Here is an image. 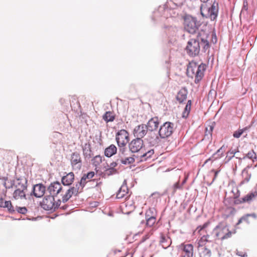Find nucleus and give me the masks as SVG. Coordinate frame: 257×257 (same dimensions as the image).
Returning <instances> with one entry per match:
<instances>
[{
    "label": "nucleus",
    "mask_w": 257,
    "mask_h": 257,
    "mask_svg": "<svg viewBox=\"0 0 257 257\" xmlns=\"http://www.w3.org/2000/svg\"><path fill=\"white\" fill-rule=\"evenodd\" d=\"M208 37V34L203 32V33H198L196 38L191 39L185 48L187 54L191 57H195L199 54L201 47L202 51L205 52L210 46Z\"/></svg>",
    "instance_id": "1"
},
{
    "label": "nucleus",
    "mask_w": 257,
    "mask_h": 257,
    "mask_svg": "<svg viewBox=\"0 0 257 257\" xmlns=\"http://www.w3.org/2000/svg\"><path fill=\"white\" fill-rule=\"evenodd\" d=\"M206 65L203 63L198 65L195 62L190 63L187 69V75L193 78L195 77L194 82L198 84L204 76Z\"/></svg>",
    "instance_id": "2"
},
{
    "label": "nucleus",
    "mask_w": 257,
    "mask_h": 257,
    "mask_svg": "<svg viewBox=\"0 0 257 257\" xmlns=\"http://www.w3.org/2000/svg\"><path fill=\"white\" fill-rule=\"evenodd\" d=\"M203 4L200 6V13L202 17L210 19L211 21L216 19L218 14V4L215 1L208 7L206 4L209 0H200Z\"/></svg>",
    "instance_id": "3"
},
{
    "label": "nucleus",
    "mask_w": 257,
    "mask_h": 257,
    "mask_svg": "<svg viewBox=\"0 0 257 257\" xmlns=\"http://www.w3.org/2000/svg\"><path fill=\"white\" fill-rule=\"evenodd\" d=\"M212 235L215 239L221 240L230 238L232 232L229 230L226 224L224 222H219L213 229Z\"/></svg>",
    "instance_id": "4"
},
{
    "label": "nucleus",
    "mask_w": 257,
    "mask_h": 257,
    "mask_svg": "<svg viewBox=\"0 0 257 257\" xmlns=\"http://www.w3.org/2000/svg\"><path fill=\"white\" fill-rule=\"evenodd\" d=\"M184 29L187 32L192 34L198 32L201 23L196 17L187 15L184 17Z\"/></svg>",
    "instance_id": "5"
},
{
    "label": "nucleus",
    "mask_w": 257,
    "mask_h": 257,
    "mask_svg": "<svg viewBox=\"0 0 257 257\" xmlns=\"http://www.w3.org/2000/svg\"><path fill=\"white\" fill-rule=\"evenodd\" d=\"M175 130V124L170 121H166L160 125L158 135L161 139H166L170 137Z\"/></svg>",
    "instance_id": "6"
},
{
    "label": "nucleus",
    "mask_w": 257,
    "mask_h": 257,
    "mask_svg": "<svg viewBox=\"0 0 257 257\" xmlns=\"http://www.w3.org/2000/svg\"><path fill=\"white\" fill-rule=\"evenodd\" d=\"M130 151L133 153H142L145 150L144 141L140 138L133 139L128 144Z\"/></svg>",
    "instance_id": "7"
},
{
    "label": "nucleus",
    "mask_w": 257,
    "mask_h": 257,
    "mask_svg": "<svg viewBox=\"0 0 257 257\" xmlns=\"http://www.w3.org/2000/svg\"><path fill=\"white\" fill-rule=\"evenodd\" d=\"M257 198V191H250L245 196L240 198L239 199L233 201V205H239L243 203L251 204V202L255 201Z\"/></svg>",
    "instance_id": "8"
},
{
    "label": "nucleus",
    "mask_w": 257,
    "mask_h": 257,
    "mask_svg": "<svg viewBox=\"0 0 257 257\" xmlns=\"http://www.w3.org/2000/svg\"><path fill=\"white\" fill-rule=\"evenodd\" d=\"M70 163L73 170H80L82 166V160L79 152L72 153L70 157Z\"/></svg>",
    "instance_id": "9"
},
{
    "label": "nucleus",
    "mask_w": 257,
    "mask_h": 257,
    "mask_svg": "<svg viewBox=\"0 0 257 257\" xmlns=\"http://www.w3.org/2000/svg\"><path fill=\"white\" fill-rule=\"evenodd\" d=\"M209 237V235L203 236L201 239L198 242V247L200 248V253L203 255V257H211V251L210 248L211 247V244H207L204 245L203 240H205L206 241H209L207 238Z\"/></svg>",
    "instance_id": "10"
},
{
    "label": "nucleus",
    "mask_w": 257,
    "mask_h": 257,
    "mask_svg": "<svg viewBox=\"0 0 257 257\" xmlns=\"http://www.w3.org/2000/svg\"><path fill=\"white\" fill-rule=\"evenodd\" d=\"M54 201V196L51 195H46L41 202V206L46 210L54 211H55Z\"/></svg>",
    "instance_id": "11"
},
{
    "label": "nucleus",
    "mask_w": 257,
    "mask_h": 257,
    "mask_svg": "<svg viewBox=\"0 0 257 257\" xmlns=\"http://www.w3.org/2000/svg\"><path fill=\"white\" fill-rule=\"evenodd\" d=\"M116 141L117 144L126 145L129 141V134L125 130H121L116 135Z\"/></svg>",
    "instance_id": "12"
},
{
    "label": "nucleus",
    "mask_w": 257,
    "mask_h": 257,
    "mask_svg": "<svg viewBox=\"0 0 257 257\" xmlns=\"http://www.w3.org/2000/svg\"><path fill=\"white\" fill-rule=\"evenodd\" d=\"M62 190V186L59 182L51 183L47 188L50 195L53 196H57Z\"/></svg>",
    "instance_id": "13"
},
{
    "label": "nucleus",
    "mask_w": 257,
    "mask_h": 257,
    "mask_svg": "<svg viewBox=\"0 0 257 257\" xmlns=\"http://www.w3.org/2000/svg\"><path fill=\"white\" fill-rule=\"evenodd\" d=\"M46 187L43 184L39 183L34 185L31 195H33L37 198H40L44 195Z\"/></svg>",
    "instance_id": "14"
},
{
    "label": "nucleus",
    "mask_w": 257,
    "mask_h": 257,
    "mask_svg": "<svg viewBox=\"0 0 257 257\" xmlns=\"http://www.w3.org/2000/svg\"><path fill=\"white\" fill-rule=\"evenodd\" d=\"M161 139L158 134L149 132L147 141L151 146H157L161 142Z\"/></svg>",
    "instance_id": "15"
},
{
    "label": "nucleus",
    "mask_w": 257,
    "mask_h": 257,
    "mask_svg": "<svg viewBox=\"0 0 257 257\" xmlns=\"http://www.w3.org/2000/svg\"><path fill=\"white\" fill-rule=\"evenodd\" d=\"M149 132L146 124H141L135 127L134 130V134L137 138H140L142 139Z\"/></svg>",
    "instance_id": "16"
},
{
    "label": "nucleus",
    "mask_w": 257,
    "mask_h": 257,
    "mask_svg": "<svg viewBox=\"0 0 257 257\" xmlns=\"http://www.w3.org/2000/svg\"><path fill=\"white\" fill-rule=\"evenodd\" d=\"M160 124V121L158 117H154L149 119L146 124L149 132L157 131Z\"/></svg>",
    "instance_id": "17"
},
{
    "label": "nucleus",
    "mask_w": 257,
    "mask_h": 257,
    "mask_svg": "<svg viewBox=\"0 0 257 257\" xmlns=\"http://www.w3.org/2000/svg\"><path fill=\"white\" fill-rule=\"evenodd\" d=\"M184 0H168L166 2L165 8H159V10L165 9V10L167 9H175L178 7H180L183 5Z\"/></svg>",
    "instance_id": "18"
},
{
    "label": "nucleus",
    "mask_w": 257,
    "mask_h": 257,
    "mask_svg": "<svg viewBox=\"0 0 257 257\" xmlns=\"http://www.w3.org/2000/svg\"><path fill=\"white\" fill-rule=\"evenodd\" d=\"M179 249L185 253L187 257H193V245L192 244L181 243L178 246Z\"/></svg>",
    "instance_id": "19"
},
{
    "label": "nucleus",
    "mask_w": 257,
    "mask_h": 257,
    "mask_svg": "<svg viewBox=\"0 0 257 257\" xmlns=\"http://www.w3.org/2000/svg\"><path fill=\"white\" fill-rule=\"evenodd\" d=\"M83 155L85 160H89L93 156L91 145L89 143L82 146Z\"/></svg>",
    "instance_id": "20"
},
{
    "label": "nucleus",
    "mask_w": 257,
    "mask_h": 257,
    "mask_svg": "<svg viewBox=\"0 0 257 257\" xmlns=\"http://www.w3.org/2000/svg\"><path fill=\"white\" fill-rule=\"evenodd\" d=\"M128 189L126 185V181L124 180L123 184L116 193V198L121 199L124 198L128 193Z\"/></svg>",
    "instance_id": "21"
},
{
    "label": "nucleus",
    "mask_w": 257,
    "mask_h": 257,
    "mask_svg": "<svg viewBox=\"0 0 257 257\" xmlns=\"http://www.w3.org/2000/svg\"><path fill=\"white\" fill-rule=\"evenodd\" d=\"M188 90L186 87H182L177 93L176 98L179 103H182L187 98Z\"/></svg>",
    "instance_id": "22"
},
{
    "label": "nucleus",
    "mask_w": 257,
    "mask_h": 257,
    "mask_svg": "<svg viewBox=\"0 0 257 257\" xmlns=\"http://www.w3.org/2000/svg\"><path fill=\"white\" fill-rule=\"evenodd\" d=\"M74 180V174L73 172L68 173L66 176L62 178L61 181L63 185L70 186L72 184Z\"/></svg>",
    "instance_id": "23"
},
{
    "label": "nucleus",
    "mask_w": 257,
    "mask_h": 257,
    "mask_svg": "<svg viewBox=\"0 0 257 257\" xmlns=\"http://www.w3.org/2000/svg\"><path fill=\"white\" fill-rule=\"evenodd\" d=\"M84 178H81L80 180L75 183L73 186L71 187L74 189L77 195L83 191V188L85 187L84 185Z\"/></svg>",
    "instance_id": "24"
},
{
    "label": "nucleus",
    "mask_w": 257,
    "mask_h": 257,
    "mask_svg": "<svg viewBox=\"0 0 257 257\" xmlns=\"http://www.w3.org/2000/svg\"><path fill=\"white\" fill-rule=\"evenodd\" d=\"M224 152L225 147L224 146H222L215 153H214L210 158H209L206 161L205 163H206L209 161H213L217 159H220L222 157Z\"/></svg>",
    "instance_id": "25"
},
{
    "label": "nucleus",
    "mask_w": 257,
    "mask_h": 257,
    "mask_svg": "<svg viewBox=\"0 0 257 257\" xmlns=\"http://www.w3.org/2000/svg\"><path fill=\"white\" fill-rule=\"evenodd\" d=\"M17 184L15 187L17 188H21L24 189H27V179L25 177L16 178Z\"/></svg>",
    "instance_id": "26"
},
{
    "label": "nucleus",
    "mask_w": 257,
    "mask_h": 257,
    "mask_svg": "<svg viewBox=\"0 0 257 257\" xmlns=\"http://www.w3.org/2000/svg\"><path fill=\"white\" fill-rule=\"evenodd\" d=\"M75 196H78L76 192L71 187L67 190L65 194L62 196V201L63 203H66L72 197V195Z\"/></svg>",
    "instance_id": "27"
},
{
    "label": "nucleus",
    "mask_w": 257,
    "mask_h": 257,
    "mask_svg": "<svg viewBox=\"0 0 257 257\" xmlns=\"http://www.w3.org/2000/svg\"><path fill=\"white\" fill-rule=\"evenodd\" d=\"M27 190V189H24L21 188H17L16 190L14 191L13 193V197L16 199H18L19 198H20L21 199H27L25 193V190Z\"/></svg>",
    "instance_id": "28"
},
{
    "label": "nucleus",
    "mask_w": 257,
    "mask_h": 257,
    "mask_svg": "<svg viewBox=\"0 0 257 257\" xmlns=\"http://www.w3.org/2000/svg\"><path fill=\"white\" fill-rule=\"evenodd\" d=\"M116 152L117 148L114 145L112 144L105 149L104 155L106 157L109 158L115 154Z\"/></svg>",
    "instance_id": "29"
},
{
    "label": "nucleus",
    "mask_w": 257,
    "mask_h": 257,
    "mask_svg": "<svg viewBox=\"0 0 257 257\" xmlns=\"http://www.w3.org/2000/svg\"><path fill=\"white\" fill-rule=\"evenodd\" d=\"M160 243L162 246L164 248L166 249L168 248L171 245L172 243V240L169 236L162 235L161 237Z\"/></svg>",
    "instance_id": "30"
},
{
    "label": "nucleus",
    "mask_w": 257,
    "mask_h": 257,
    "mask_svg": "<svg viewBox=\"0 0 257 257\" xmlns=\"http://www.w3.org/2000/svg\"><path fill=\"white\" fill-rule=\"evenodd\" d=\"M142 154L140 156V161H146L148 159L152 157L154 154L153 149L150 150L147 152H145V149L141 153Z\"/></svg>",
    "instance_id": "31"
},
{
    "label": "nucleus",
    "mask_w": 257,
    "mask_h": 257,
    "mask_svg": "<svg viewBox=\"0 0 257 257\" xmlns=\"http://www.w3.org/2000/svg\"><path fill=\"white\" fill-rule=\"evenodd\" d=\"M248 168H249V166L245 168L242 171V176L243 178V180L241 182V184L247 183L250 180L251 174L249 173L248 171Z\"/></svg>",
    "instance_id": "32"
},
{
    "label": "nucleus",
    "mask_w": 257,
    "mask_h": 257,
    "mask_svg": "<svg viewBox=\"0 0 257 257\" xmlns=\"http://www.w3.org/2000/svg\"><path fill=\"white\" fill-rule=\"evenodd\" d=\"M135 157L137 158L135 155H133V157H125L124 158L122 157L119 158L120 163L123 165L132 164L135 161Z\"/></svg>",
    "instance_id": "33"
},
{
    "label": "nucleus",
    "mask_w": 257,
    "mask_h": 257,
    "mask_svg": "<svg viewBox=\"0 0 257 257\" xmlns=\"http://www.w3.org/2000/svg\"><path fill=\"white\" fill-rule=\"evenodd\" d=\"M191 104H192V101L191 100H189L187 101V103L185 106L184 110L182 113V117L183 118H186L188 117V115H189L190 110H191Z\"/></svg>",
    "instance_id": "34"
},
{
    "label": "nucleus",
    "mask_w": 257,
    "mask_h": 257,
    "mask_svg": "<svg viewBox=\"0 0 257 257\" xmlns=\"http://www.w3.org/2000/svg\"><path fill=\"white\" fill-rule=\"evenodd\" d=\"M102 118L106 122L113 121L115 118V116L113 115L112 112L108 111H106L103 115Z\"/></svg>",
    "instance_id": "35"
},
{
    "label": "nucleus",
    "mask_w": 257,
    "mask_h": 257,
    "mask_svg": "<svg viewBox=\"0 0 257 257\" xmlns=\"http://www.w3.org/2000/svg\"><path fill=\"white\" fill-rule=\"evenodd\" d=\"M156 218L155 217H151L149 218H146L145 220H142L141 222V224L145 223L146 226L148 227H152L156 222Z\"/></svg>",
    "instance_id": "36"
},
{
    "label": "nucleus",
    "mask_w": 257,
    "mask_h": 257,
    "mask_svg": "<svg viewBox=\"0 0 257 257\" xmlns=\"http://www.w3.org/2000/svg\"><path fill=\"white\" fill-rule=\"evenodd\" d=\"M157 215V210L155 208H150L146 212V218H149L151 217H155L156 218Z\"/></svg>",
    "instance_id": "37"
},
{
    "label": "nucleus",
    "mask_w": 257,
    "mask_h": 257,
    "mask_svg": "<svg viewBox=\"0 0 257 257\" xmlns=\"http://www.w3.org/2000/svg\"><path fill=\"white\" fill-rule=\"evenodd\" d=\"M95 175V173L93 171L89 172L87 173V174H84L83 176L81 177V178H85L84 179V185H85L86 184L90 181L91 179L94 177Z\"/></svg>",
    "instance_id": "38"
},
{
    "label": "nucleus",
    "mask_w": 257,
    "mask_h": 257,
    "mask_svg": "<svg viewBox=\"0 0 257 257\" xmlns=\"http://www.w3.org/2000/svg\"><path fill=\"white\" fill-rule=\"evenodd\" d=\"M246 158L252 160L253 162H254L255 160H256L257 159L256 155L253 150L249 151L247 154L242 158V159H245Z\"/></svg>",
    "instance_id": "39"
},
{
    "label": "nucleus",
    "mask_w": 257,
    "mask_h": 257,
    "mask_svg": "<svg viewBox=\"0 0 257 257\" xmlns=\"http://www.w3.org/2000/svg\"><path fill=\"white\" fill-rule=\"evenodd\" d=\"M231 193L233 195L232 198H229L230 199L233 198L234 199V200H236L240 198H239L240 195V192L237 187L233 188L231 190Z\"/></svg>",
    "instance_id": "40"
},
{
    "label": "nucleus",
    "mask_w": 257,
    "mask_h": 257,
    "mask_svg": "<svg viewBox=\"0 0 257 257\" xmlns=\"http://www.w3.org/2000/svg\"><path fill=\"white\" fill-rule=\"evenodd\" d=\"M4 208H7L10 213L14 214L16 212L15 208L13 206L11 201H6Z\"/></svg>",
    "instance_id": "41"
},
{
    "label": "nucleus",
    "mask_w": 257,
    "mask_h": 257,
    "mask_svg": "<svg viewBox=\"0 0 257 257\" xmlns=\"http://www.w3.org/2000/svg\"><path fill=\"white\" fill-rule=\"evenodd\" d=\"M237 152H239L238 149H237V151L233 150L232 149H230L227 152V156L226 157V159H227L226 162H228L229 161H230L232 159V158L234 157L235 154Z\"/></svg>",
    "instance_id": "42"
},
{
    "label": "nucleus",
    "mask_w": 257,
    "mask_h": 257,
    "mask_svg": "<svg viewBox=\"0 0 257 257\" xmlns=\"http://www.w3.org/2000/svg\"><path fill=\"white\" fill-rule=\"evenodd\" d=\"M91 161L93 165L96 167L102 162V157L100 155H96L92 159Z\"/></svg>",
    "instance_id": "43"
},
{
    "label": "nucleus",
    "mask_w": 257,
    "mask_h": 257,
    "mask_svg": "<svg viewBox=\"0 0 257 257\" xmlns=\"http://www.w3.org/2000/svg\"><path fill=\"white\" fill-rule=\"evenodd\" d=\"M214 122H213L211 125H208L207 127H206L205 131V136H209L210 137H212V134L214 127Z\"/></svg>",
    "instance_id": "44"
},
{
    "label": "nucleus",
    "mask_w": 257,
    "mask_h": 257,
    "mask_svg": "<svg viewBox=\"0 0 257 257\" xmlns=\"http://www.w3.org/2000/svg\"><path fill=\"white\" fill-rule=\"evenodd\" d=\"M180 180L175 183L172 186V194L174 195L176 190L178 189H182L183 186H182L181 183H180Z\"/></svg>",
    "instance_id": "45"
},
{
    "label": "nucleus",
    "mask_w": 257,
    "mask_h": 257,
    "mask_svg": "<svg viewBox=\"0 0 257 257\" xmlns=\"http://www.w3.org/2000/svg\"><path fill=\"white\" fill-rule=\"evenodd\" d=\"M118 147H119V157L118 158H120L122 157V155H124L125 154V152L126 151V149L125 148V145H121L119 144H117Z\"/></svg>",
    "instance_id": "46"
},
{
    "label": "nucleus",
    "mask_w": 257,
    "mask_h": 257,
    "mask_svg": "<svg viewBox=\"0 0 257 257\" xmlns=\"http://www.w3.org/2000/svg\"><path fill=\"white\" fill-rule=\"evenodd\" d=\"M16 212H17L19 213L25 214L27 213L28 210L26 207H19L16 206L15 207Z\"/></svg>",
    "instance_id": "47"
},
{
    "label": "nucleus",
    "mask_w": 257,
    "mask_h": 257,
    "mask_svg": "<svg viewBox=\"0 0 257 257\" xmlns=\"http://www.w3.org/2000/svg\"><path fill=\"white\" fill-rule=\"evenodd\" d=\"M117 172V171L116 169L110 168L107 167L105 170L104 174L107 176H110L116 174Z\"/></svg>",
    "instance_id": "48"
},
{
    "label": "nucleus",
    "mask_w": 257,
    "mask_h": 257,
    "mask_svg": "<svg viewBox=\"0 0 257 257\" xmlns=\"http://www.w3.org/2000/svg\"><path fill=\"white\" fill-rule=\"evenodd\" d=\"M246 130V128H244L234 132L233 134V137L235 138H239Z\"/></svg>",
    "instance_id": "49"
},
{
    "label": "nucleus",
    "mask_w": 257,
    "mask_h": 257,
    "mask_svg": "<svg viewBox=\"0 0 257 257\" xmlns=\"http://www.w3.org/2000/svg\"><path fill=\"white\" fill-rule=\"evenodd\" d=\"M248 215L246 214L243 216H242L238 221L237 223H236L237 225L241 223L242 221H245L247 223H249V221L248 220Z\"/></svg>",
    "instance_id": "50"
},
{
    "label": "nucleus",
    "mask_w": 257,
    "mask_h": 257,
    "mask_svg": "<svg viewBox=\"0 0 257 257\" xmlns=\"http://www.w3.org/2000/svg\"><path fill=\"white\" fill-rule=\"evenodd\" d=\"M119 164H120L119 158H117L115 161L111 163L109 165H107V167L110 168L115 169V167Z\"/></svg>",
    "instance_id": "51"
},
{
    "label": "nucleus",
    "mask_w": 257,
    "mask_h": 257,
    "mask_svg": "<svg viewBox=\"0 0 257 257\" xmlns=\"http://www.w3.org/2000/svg\"><path fill=\"white\" fill-rule=\"evenodd\" d=\"M0 180H2L4 182V183H3L4 186L6 188H7L6 182L8 180V175H7L6 176L0 177Z\"/></svg>",
    "instance_id": "52"
},
{
    "label": "nucleus",
    "mask_w": 257,
    "mask_h": 257,
    "mask_svg": "<svg viewBox=\"0 0 257 257\" xmlns=\"http://www.w3.org/2000/svg\"><path fill=\"white\" fill-rule=\"evenodd\" d=\"M211 247H215V250H216V251H217L218 252V257H220L221 256V253L220 252V251L218 250V248H217V244L214 243V242H211Z\"/></svg>",
    "instance_id": "53"
},
{
    "label": "nucleus",
    "mask_w": 257,
    "mask_h": 257,
    "mask_svg": "<svg viewBox=\"0 0 257 257\" xmlns=\"http://www.w3.org/2000/svg\"><path fill=\"white\" fill-rule=\"evenodd\" d=\"M236 253L238 256H241V257H247V255L245 252H243L241 251H239L238 250H236Z\"/></svg>",
    "instance_id": "54"
},
{
    "label": "nucleus",
    "mask_w": 257,
    "mask_h": 257,
    "mask_svg": "<svg viewBox=\"0 0 257 257\" xmlns=\"http://www.w3.org/2000/svg\"><path fill=\"white\" fill-rule=\"evenodd\" d=\"M61 201L60 199H58L57 201H54V208H55V211L56 209H58L61 204Z\"/></svg>",
    "instance_id": "55"
},
{
    "label": "nucleus",
    "mask_w": 257,
    "mask_h": 257,
    "mask_svg": "<svg viewBox=\"0 0 257 257\" xmlns=\"http://www.w3.org/2000/svg\"><path fill=\"white\" fill-rule=\"evenodd\" d=\"M7 201H5L3 198H0V207L4 208L5 206H6Z\"/></svg>",
    "instance_id": "56"
},
{
    "label": "nucleus",
    "mask_w": 257,
    "mask_h": 257,
    "mask_svg": "<svg viewBox=\"0 0 257 257\" xmlns=\"http://www.w3.org/2000/svg\"><path fill=\"white\" fill-rule=\"evenodd\" d=\"M212 171L214 172V178L213 179L212 182L210 184V185H211L212 183V182L214 181V180H215L216 178L217 177V175H218V173L219 172L220 170L214 171V170H212Z\"/></svg>",
    "instance_id": "57"
},
{
    "label": "nucleus",
    "mask_w": 257,
    "mask_h": 257,
    "mask_svg": "<svg viewBox=\"0 0 257 257\" xmlns=\"http://www.w3.org/2000/svg\"><path fill=\"white\" fill-rule=\"evenodd\" d=\"M209 224V223L208 222H206L202 226H200L199 227H198V229H199L200 228V229L199 230V231L200 230H201L204 228H205Z\"/></svg>",
    "instance_id": "58"
},
{
    "label": "nucleus",
    "mask_w": 257,
    "mask_h": 257,
    "mask_svg": "<svg viewBox=\"0 0 257 257\" xmlns=\"http://www.w3.org/2000/svg\"><path fill=\"white\" fill-rule=\"evenodd\" d=\"M247 3L246 2H243V5L242 9V11L243 10L247 11Z\"/></svg>",
    "instance_id": "59"
},
{
    "label": "nucleus",
    "mask_w": 257,
    "mask_h": 257,
    "mask_svg": "<svg viewBox=\"0 0 257 257\" xmlns=\"http://www.w3.org/2000/svg\"><path fill=\"white\" fill-rule=\"evenodd\" d=\"M10 185L9 186H7V188L10 189L12 188L14 186H15V180H11L10 182Z\"/></svg>",
    "instance_id": "60"
},
{
    "label": "nucleus",
    "mask_w": 257,
    "mask_h": 257,
    "mask_svg": "<svg viewBox=\"0 0 257 257\" xmlns=\"http://www.w3.org/2000/svg\"><path fill=\"white\" fill-rule=\"evenodd\" d=\"M248 215L249 217H252L254 219H256L257 218V216L255 213H252L250 214H247Z\"/></svg>",
    "instance_id": "61"
},
{
    "label": "nucleus",
    "mask_w": 257,
    "mask_h": 257,
    "mask_svg": "<svg viewBox=\"0 0 257 257\" xmlns=\"http://www.w3.org/2000/svg\"><path fill=\"white\" fill-rule=\"evenodd\" d=\"M187 179V178L186 177H185V178H184V179H183V180L182 181V182H180L182 186H183L185 184V183L186 182Z\"/></svg>",
    "instance_id": "62"
},
{
    "label": "nucleus",
    "mask_w": 257,
    "mask_h": 257,
    "mask_svg": "<svg viewBox=\"0 0 257 257\" xmlns=\"http://www.w3.org/2000/svg\"><path fill=\"white\" fill-rule=\"evenodd\" d=\"M68 207V205H63L61 207H60V208L63 209V210H66Z\"/></svg>",
    "instance_id": "63"
},
{
    "label": "nucleus",
    "mask_w": 257,
    "mask_h": 257,
    "mask_svg": "<svg viewBox=\"0 0 257 257\" xmlns=\"http://www.w3.org/2000/svg\"><path fill=\"white\" fill-rule=\"evenodd\" d=\"M236 159H238L240 161V163H241L242 159H243L241 158L236 157Z\"/></svg>",
    "instance_id": "64"
}]
</instances>
